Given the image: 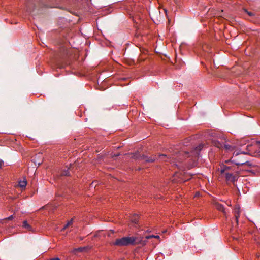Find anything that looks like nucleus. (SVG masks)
<instances>
[{
    "mask_svg": "<svg viewBox=\"0 0 260 260\" xmlns=\"http://www.w3.org/2000/svg\"><path fill=\"white\" fill-rule=\"evenodd\" d=\"M141 240L136 237H124L122 238L117 239L112 245L124 246L128 245H135L140 243Z\"/></svg>",
    "mask_w": 260,
    "mask_h": 260,
    "instance_id": "1",
    "label": "nucleus"
},
{
    "mask_svg": "<svg viewBox=\"0 0 260 260\" xmlns=\"http://www.w3.org/2000/svg\"><path fill=\"white\" fill-rule=\"evenodd\" d=\"M191 155V152L190 153V154H189L187 152H179V154L174 155L172 156V159L170 160L171 163H172L173 165H175L178 168H179L180 167L179 163L182 161V157H187V158H189V160H188V161H189V160H191V162H189L188 164V167L192 168V167H191L190 165H191L193 164V160L192 159Z\"/></svg>",
    "mask_w": 260,
    "mask_h": 260,
    "instance_id": "2",
    "label": "nucleus"
},
{
    "mask_svg": "<svg viewBox=\"0 0 260 260\" xmlns=\"http://www.w3.org/2000/svg\"><path fill=\"white\" fill-rule=\"evenodd\" d=\"M247 154V152H245L244 151H235L233 153V157H232V162L235 164L237 165H241L245 164L246 161H245V159H243L241 157L239 158H236L239 154Z\"/></svg>",
    "mask_w": 260,
    "mask_h": 260,
    "instance_id": "3",
    "label": "nucleus"
},
{
    "mask_svg": "<svg viewBox=\"0 0 260 260\" xmlns=\"http://www.w3.org/2000/svg\"><path fill=\"white\" fill-rule=\"evenodd\" d=\"M203 145L200 144L198 146L196 147L191 151V154H192L191 157H192V159L193 160V164L191 165H190L191 167H194V166H196L197 160L198 158L199 157L200 152L202 150V149L203 148Z\"/></svg>",
    "mask_w": 260,
    "mask_h": 260,
    "instance_id": "4",
    "label": "nucleus"
},
{
    "mask_svg": "<svg viewBox=\"0 0 260 260\" xmlns=\"http://www.w3.org/2000/svg\"><path fill=\"white\" fill-rule=\"evenodd\" d=\"M221 175L224 176L229 181L234 182L236 180L235 176H233V175L230 172H225L223 174Z\"/></svg>",
    "mask_w": 260,
    "mask_h": 260,
    "instance_id": "5",
    "label": "nucleus"
},
{
    "mask_svg": "<svg viewBox=\"0 0 260 260\" xmlns=\"http://www.w3.org/2000/svg\"><path fill=\"white\" fill-rule=\"evenodd\" d=\"M232 168L227 165H222L221 166V174H223L225 172H231Z\"/></svg>",
    "mask_w": 260,
    "mask_h": 260,
    "instance_id": "6",
    "label": "nucleus"
},
{
    "mask_svg": "<svg viewBox=\"0 0 260 260\" xmlns=\"http://www.w3.org/2000/svg\"><path fill=\"white\" fill-rule=\"evenodd\" d=\"M252 147L254 148H258V151L257 152V154L260 153V141H257L255 143V144L253 145V146H247V150L249 152H251Z\"/></svg>",
    "mask_w": 260,
    "mask_h": 260,
    "instance_id": "7",
    "label": "nucleus"
},
{
    "mask_svg": "<svg viewBox=\"0 0 260 260\" xmlns=\"http://www.w3.org/2000/svg\"><path fill=\"white\" fill-rule=\"evenodd\" d=\"M27 185V181L25 179H24L23 180H20L19 182V186L22 188H25Z\"/></svg>",
    "mask_w": 260,
    "mask_h": 260,
    "instance_id": "8",
    "label": "nucleus"
},
{
    "mask_svg": "<svg viewBox=\"0 0 260 260\" xmlns=\"http://www.w3.org/2000/svg\"><path fill=\"white\" fill-rule=\"evenodd\" d=\"M23 226L29 231H31L32 228L26 221L23 222Z\"/></svg>",
    "mask_w": 260,
    "mask_h": 260,
    "instance_id": "9",
    "label": "nucleus"
},
{
    "mask_svg": "<svg viewBox=\"0 0 260 260\" xmlns=\"http://www.w3.org/2000/svg\"><path fill=\"white\" fill-rule=\"evenodd\" d=\"M138 219H139L138 216L136 215L132 218L131 221H132V222H133L135 224H136L138 222Z\"/></svg>",
    "mask_w": 260,
    "mask_h": 260,
    "instance_id": "10",
    "label": "nucleus"
},
{
    "mask_svg": "<svg viewBox=\"0 0 260 260\" xmlns=\"http://www.w3.org/2000/svg\"><path fill=\"white\" fill-rule=\"evenodd\" d=\"M73 223V219H71L70 221H69L66 225L62 229V230L66 229L69 226L72 225Z\"/></svg>",
    "mask_w": 260,
    "mask_h": 260,
    "instance_id": "11",
    "label": "nucleus"
},
{
    "mask_svg": "<svg viewBox=\"0 0 260 260\" xmlns=\"http://www.w3.org/2000/svg\"><path fill=\"white\" fill-rule=\"evenodd\" d=\"M166 158L168 159L169 158L167 157V156L166 155H164V154H162L161 155L159 156V159L160 160H165V161H167V159H166Z\"/></svg>",
    "mask_w": 260,
    "mask_h": 260,
    "instance_id": "12",
    "label": "nucleus"
},
{
    "mask_svg": "<svg viewBox=\"0 0 260 260\" xmlns=\"http://www.w3.org/2000/svg\"><path fill=\"white\" fill-rule=\"evenodd\" d=\"M155 238L159 239V236L158 235H151V236H147L146 237L147 239H150V238Z\"/></svg>",
    "mask_w": 260,
    "mask_h": 260,
    "instance_id": "13",
    "label": "nucleus"
},
{
    "mask_svg": "<svg viewBox=\"0 0 260 260\" xmlns=\"http://www.w3.org/2000/svg\"><path fill=\"white\" fill-rule=\"evenodd\" d=\"M217 208L219 210L224 211V207L222 205H218Z\"/></svg>",
    "mask_w": 260,
    "mask_h": 260,
    "instance_id": "14",
    "label": "nucleus"
},
{
    "mask_svg": "<svg viewBox=\"0 0 260 260\" xmlns=\"http://www.w3.org/2000/svg\"><path fill=\"white\" fill-rule=\"evenodd\" d=\"M154 160H155V159H154V158H153V159L152 158H151V159L150 158H147L146 159V161H148V162H152V161H154Z\"/></svg>",
    "mask_w": 260,
    "mask_h": 260,
    "instance_id": "15",
    "label": "nucleus"
},
{
    "mask_svg": "<svg viewBox=\"0 0 260 260\" xmlns=\"http://www.w3.org/2000/svg\"><path fill=\"white\" fill-rule=\"evenodd\" d=\"M84 249H85L84 247H80V248H78L77 249V251L82 252L84 250Z\"/></svg>",
    "mask_w": 260,
    "mask_h": 260,
    "instance_id": "16",
    "label": "nucleus"
},
{
    "mask_svg": "<svg viewBox=\"0 0 260 260\" xmlns=\"http://www.w3.org/2000/svg\"><path fill=\"white\" fill-rule=\"evenodd\" d=\"M62 175H66V176L69 175V172L68 170H67L64 172L62 173Z\"/></svg>",
    "mask_w": 260,
    "mask_h": 260,
    "instance_id": "17",
    "label": "nucleus"
},
{
    "mask_svg": "<svg viewBox=\"0 0 260 260\" xmlns=\"http://www.w3.org/2000/svg\"><path fill=\"white\" fill-rule=\"evenodd\" d=\"M13 218H14L13 215H11L9 217H8V218H6V219L10 220H12Z\"/></svg>",
    "mask_w": 260,
    "mask_h": 260,
    "instance_id": "18",
    "label": "nucleus"
},
{
    "mask_svg": "<svg viewBox=\"0 0 260 260\" xmlns=\"http://www.w3.org/2000/svg\"><path fill=\"white\" fill-rule=\"evenodd\" d=\"M215 145H216V147H217L218 148H220V147L221 148L222 147V143L218 144H216Z\"/></svg>",
    "mask_w": 260,
    "mask_h": 260,
    "instance_id": "19",
    "label": "nucleus"
},
{
    "mask_svg": "<svg viewBox=\"0 0 260 260\" xmlns=\"http://www.w3.org/2000/svg\"><path fill=\"white\" fill-rule=\"evenodd\" d=\"M49 260H60L58 257L50 258Z\"/></svg>",
    "mask_w": 260,
    "mask_h": 260,
    "instance_id": "20",
    "label": "nucleus"
},
{
    "mask_svg": "<svg viewBox=\"0 0 260 260\" xmlns=\"http://www.w3.org/2000/svg\"><path fill=\"white\" fill-rule=\"evenodd\" d=\"M239 216V213H237L236 215H235V217H236V220H237L238 219V217Z\"/></svg>",
    "mask_w": 260,
    "mask_h": 260,
    "instance_id": "21",
    "label": "nucleus"
},
{
    "mask_svg": "<svg viewBox=\"0 0 260 260\" xmlns=\"http://www.w3.org/2000/svg\"><path fill=\"white\" fill-rule=\"evenodd\" d=\"M225 147L226 149H230V146L228 145H225Z\"/></svg>",
    "mask_w": 260,
    "mask_h": 260,
    "instance_id": "22",
    "label": "nucleus"
},
{
    "mask_svg": "<svg viewBox=\"0 0 260 260\" xmlns=\"http://www.w3.org/2000/svg\"><path fill=\"white\" fill-rule=\"evenodd\" d=\"M3 162L2 160H0V168L2 167Z\"/></svg>",
    "mask_w": 260,
    "mask_h": 260,
    "instance_id": "23",
    "label": "nucleus"
},
{
    "mask_svg": "<svg viewBox=\"0 0 260 260\" xmlns=\"http://www.w3.org/2000/svg\"><path fill=\"white\" fill-rule=\"evenodd\" d=\"M248 14L249 15V16H252V13H250V12H247Z\"/></svg>",
    "mask_w": 260,
    "mask_h": 260,
    "instance_id": "24",
    "label": "nucleus"
},
{
    "mask_svg": "<svg viewBox=\"0 0 260 260\" xmlns=\"http://www.w3.org/2000/svg\"><path fill=\"white\" fill-rule=\"evenodd\" d=\"M230 160L226 161V164H228L230 162Z\"/></svg>",
    "mask_w": 260,
    "mask_h": 260,
    "instance_id": "25",
    "label": "nucleus"
}]
</instances>
